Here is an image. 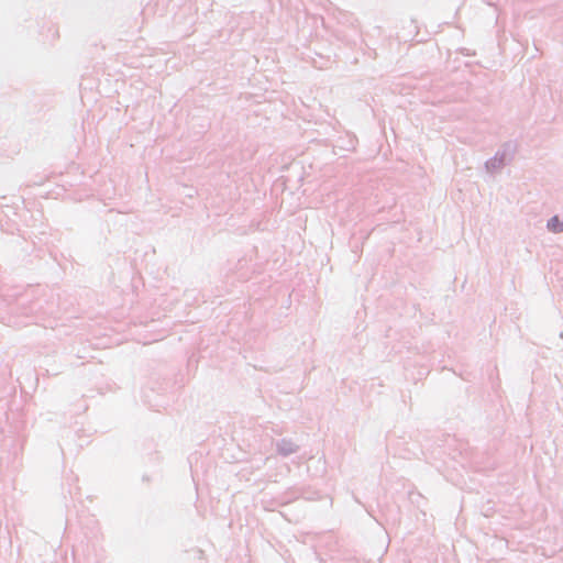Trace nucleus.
<instances>
[{
	"mask_svg": "<svg viewBox=\"0 0 563 563\" xmlns=\"http://www.w3.org/2000/svg\"><path fill=\"white\" fill-rule=\"evenodd\" d=\"M548 227L550 230H552L553 232H561L563 231V223L559 220L558 217H553L549 223H548Z\"/></svg>",
	"mask_w": 563,
	"mask_h": 563,
	"instance_id": "nucleus-1",
	"label": "nucleus"
}]
</instances>
